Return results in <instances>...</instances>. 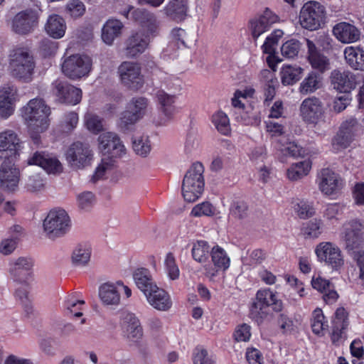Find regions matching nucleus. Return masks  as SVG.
I'll return each instance as SVG.
<instances>
[{
  "label": "nucleus",
  "instance_id": "10",
  "mask_svg": "<svg viewBox=\"0 0 364 364\" xmlns=\"http://www.w3.org/2000/svg\"><path fill=\"white\" fill-rule=\"evenodd\" d=\"M341 239L348 250L364 247V222L354 219L345 223Z\"/></svg>",
  "mask_w": 364,
  "mask_h": 364
},
{
  "label": "nucleus",
  "instance_id": "25",
  "mask_svg": "<svg viewBox=\"0 0 364 364\" xmlns=\"http://www.w3.org/2000/svg\"><path fill=\"white\" fill-rule=\"evenodd\" d=\"M17 93V88L13 85L0 88V119H6L14 114Z\"/></svg>",
  "mask_w": 364,
  "mask_h": 364
},
{
  "label": "nucleus",
  "instance_id": "39",
  "mask_svg": "<svg viewBox=\"0 0 364 364\" xmlns=\"http://www.w3.org/2000/svg\"><path fill=\"white\" fill-rule=\"evenodd\" d=\"M124 319L127 323L126 328L127 338L132 341H138L143 336L139 320L132 314H128Z\"/></svg>",
  "mask_w": 364,
  "mask_h": 364
},
{
  "label": "nucleus",
  "instance_id": "7",
  "mask_svg": "<svg viewBox=\"0 0 364 364\" xmlns=\"http://www.w3.org/2000/svg\"><path fill=\"white\" fill-rule=\"evenodd\" d=\"M93 156L90 146L79 141L72 144L65 154L69 167L75 171L89 166L93 160Z\"/></svg>",
  "mask_w": 364,
  "mask_h": 364
},
{
  "label": "nucleus",
  "instance_id": "23",
  "mask_svg": "<svg viewBox=\"0 0 364 364\" xmlns=\"http://www.w3.org/2000/svg\"><path fill=\"white\" fill-rule=\"evenodd\" d=\"M301 115L309 123H316L324 114V107L320 99L311 97L305 99L300 106Z\"/></svg>",
  "mask_w": 364,
  "mask_h": 364
},
{
  "label": "nucleus",
  "instance_id": "34",
  "mask_svg": "<svg viewBox=\"0 0 364 364\" xmlns=\"http://www.w3.org/2000/svg\"><path fill=\"white\" fill-rule=\"evenodd\" d=\"M46 33L54 39L64 36L66 31V23L64 18L58 14L48 16L44 26Z\"/></svg>",
  "mask_w": 364,
  "mask_h": 364
},
{
  "label": "nucleus",
  "instance_id": "27",
  "mask_svg": "<svg viewBox=\"0 0 364 364\" xmlns=\"http://www.w3.org/2000/svg\"><path fill=\"white\" fill-rule=\"evenodd\" d=\"M332 32L338 41L346 44L358 42L361 36L360 31L355 26L345 21L336 23Z\"/></svg>",
  "mask_w": 364,
  "mask_h": 364
},
{
  "label": "nucleus",
  "instance_id": "17",
  "mask_svg": "<svg viewBox=\"0 0 364 364\" xmlns=\"http://www.w3.org/2000/svg\"><path fill=\"white\" fill-rule=\"evenodd\" d=\"M19 181V171L16 167L14 157L4 156L0 165V188L5 191H14Z\"/></svg>",
  "mask_w": 364,
  "mask_h": 364
},
{
  "label": "nucleus",
  "instance_id": "20",
  "mask_svg": "<svg viewBox=\"0 0 364 364\" xmlns=\"http://www.w3.org/2000/svg\"><path fill=\"white\" fill-rule=\"evenodd\" d=\"M278 21V16L269 9H266L261 15L250 20L248 28L252 37L257 40L262 34L267 31L274 23Z\"/></svg>",
  "mask_w": 364,
  "mask_h": 364
},
{
  "label": "nucleus",
  "instance_id": "32",
  "mask_svg": "<svg viewBox=\"0 0 364 364\" xmlns=\"http://www.w3.org/2000/svg\"><path fill=\"white\" fill-rule=\"evenodd\" d=\"M210 255L214 267H205V274L209 277H213L218 271H225L229 267L230 258L225 251L219 246L212 248Z\"/></svg>",
  "mask_w": 364,
  "mask_h": 364
},
{
  "label": "nucleus",
  "instance_id": "48",
  "mask_svg": "<svg viewBox=\"0 0 364 364\" xmlns=\"http://www.w3.org/2000/svg\"><path fill=\"white\" fill-rule=\"evenodd\" d=\"M186 31L180 28H173L170 34V41L168 48L175 50L181 46H186Z\"/></svg>",
  "mask_w": 364,
  "mask_h": 364
},
{
  "label": "nucleus",
  "instance_id": "8",
  "mask_svg": "<svg viewBox=\"0 0 364 364\" xmlns=\"http://www.w3.org/2000/svg\"><path fill=\"white\" fill-rule=\"evenodd\" d=\"M31 1L33 2L32 7L18 12L13 19L12 29L16 33H31L38 24L41 11L40 2L36 0H31Z\"/></svg>",
  "mask_w": 364,
  "mask_h": 364
},
{
  "label": "nucleus",
  "instance_id": "61",
  "mask_svg": "<svg viewBox=\"0 0 364 364\" xmlns=\"http://www.w3.org/2000/svg\"><path fill=\"white\" fill-rule=\"evenodd\" d=\"M230 215L236 219H243L247 215V205L243 201H237L232 203L230 208Z\"/></svg>",
  "mask_w": 364,
  "mask_h": 364
},
{
  "label": "nucleus",
  "instance_id": "14",
  "mask_svg": "<svg viewBox=\"0 0 364 364\" xmlns=\"http://www.w3.org/2000/svg\"><path fill=\"white\" fill-rule=\"evenodd\" d=\"M34 261L30 257H19L13 259L9 264V276L18 284H26L32 277Z\"/></svg>",
  "mask_w": 364,
  "mask_h": 364
},
{
  "label": "nucleus",
  "instance_id": "54",
  "mask_svg": "<svg viewBox=\"0 0 364 364\" xmlns=\"http://www.w3.org/2000/svg\"><path fill=\"white\" fill-rule=\"evenodd\" d=\"M340 129L346 134L350 135L353 139L361 132V125L355 118L351 117L343 122Z\"/></svg>",
  "mask_w": 364,
  "mask_h": 364
},
{
  "label": "nucleus",
  "instance_id": "15",
  "mask_svg": "<svg viewBox=\"0 0 364 364\" xmlns=\"http://www.w3.org/2000/svg\"><path fill=\"white\" fill-rule=\"evenodd\" d=\"M132 18L145 30L146 36L150 38L160 35L161 22L154 13L144 9H136L132 11Z\"/></svg>",
  "mask_w": 364,
  "mask_h": 364
},
{
  "label": "nucleus",
  "instance_id": "30",
  "mask_svg": "<svg viewBox=\"0 0 364 364\" xmlns=\"http://www.w3.org/2000/svg\"><path fill=\"white\" fill-rule=\"evenodd\" d=\"M144 296L148 303L158 311H166L172 306V300L168 293L157 286L146 292Z\"/></svg>",
  "mask_w": 364,
  "mask_h": 364
},
{
  "label": "nucleus",
  "instance_id": "49",
  "mask_svg": "<svg viewBox=\"0 0 364 364\" xmlns=\"http://www.w3.org/2000/svg\"><path fill=\"white\" fill-rule=\"evenodd\" d=\"M212 121L218 132L224 135L228 134L230 131L229 118L223 112H218L213 115Z\"/></svg>",
  "mask_w": 364,
  "mask_h": 364
},
{
  "label": "nucleus",
  "instance_id": "60",
  "mask_svg": "<svg viewBox=\"0 0 364 364\" xmlns=\"http://www.w3.org/2000/svg\"><path fill=\"white\" fill-rule=\"evenodd\" d=\"M277 323L279 328L284 333H291L296 328L294 321L286 314L282 313L279 315Z\"/></svg>",
  "mask_w": 364,
  "mask_h": 364
},
{
  "label": "nucleus",
  "instance_id": "59",
  "mask_svg": "<svg viewBox=\"0 0 364 364\" xmlns=\"http://www.w3.org/2000/svg\"><path fill=\"white\" fill-rule=\"evenodd\" d=\"M215 208L209 202H203L193 207L191 215L195 217L210 216L214 215Z\"/></svg>",
  "mask_w": 364,
  "mask_h": 364
},
{
  "label": "nucleus",
  "instance_id": "58",
  "mask_svg": "<svg viewBox=\"0 0 364 364\" xmlns=\"http://www.w3.org/2000/svg\"><path fill=\"white\" fill-rule=\"evenodd\" d=\"M294 210L300 218L306 219L315 214V209L311 203L305 201H300L294 205Z\"/></svg>",
  "mask_w": 364,
  "mask_h": 364
},
{
  "label": "nucleus",
  "instance_id": "18",
  "mask_svg": "<svg viewBox=\"0 0 364 364\" xmlns=\"http://www.w3.org/2000/svg\"><path fill=\"white\" fill-rule=\"evenodd\" d=\"M53 92L58 100L62 103L77 105L82 99V90L73 85L60 80H56L52 84Z\"/></svg>",
  "mask_w": 364,
  "mask_h": 364
},
{
  "label": "nucleus",
  "instance_id": "1",
  "mask_svg": "<svg viewBox=\"0 0 364 364\" xmlns=\"http://www.w3.org/2000/svg\"><path fill=\"white\" fill-rule=\"evenodd\" d=\"M97 141L102 158L92 176L93 181L102 178L107 173L111 171L115 167L116 159L123 157L127 153L123 142L114 132L102 133Z\"/></svg>",
  "mask_w": 364,
  "mask_h": 364
},
{
  "label": "nucleus",
  "instance_id": "31",
  "mask_svg": "<svg viewBox=\"0 0 364 364\" xmlns=\"http://www.w3.org/2000/svg\"><path fill=\"white\" fill-rule=\"evenodd\" d=\"M21 141L12 129H4L0 132V157H4L5 153H9L11 156H15L16 151L21 148Z\"/></svg>",
  "mask_w": 364,
  "mask_h": 364
},
{
  "label": "nucleus",
  "instance_id": "16",
  "mask_svg": "<svg viewBox=\"0 0 364 364\" xmlns=\"http://www.w3.org/2000/svg\"><path fill=\"white\" fill-rule=\"evenodd\" d=\"M315 252L320 262H324L333 269L340 268L343 264L341 250L332 242L319 243L316 247Z\"/></svg>",
  "mask_w": 364,
  "mask_h": 364
},
{
  "label": "nucleus",
  "instance_id": "11",
  "mask_svg": "<svg viewBox=\"0 0 364 364\" xmlns=\"http://www.w3.org/2000/svg\"><path fill=\"white\" fill-rule=\"evenodd\" d=\"M122 84L132 91H139L144 85L141 66L134 62H123L118 68Z\"/></svg>",
  "mask_w": 364,
  "mask_h": 364
},
{
  "label": "nucleus",
  "instance_id": "36",
  "mask_svg": "<svg viewBox=\"0 0 364 364\" xmlns=\"http://www.w3.org/2000/svg\"><path fill=\"white\" fill-rule=\"evenodd\" d=\"M133 278L136 287L144 293L151 291L157 286L153 281L152 276L149 269L139 268L133 274Z\"/></svg>",
  "mask_w": 364,
  "mask_h": 364
},
{
  "label": "nucleus",
  "instance_id": "44",
  "mask_svg": "<svg viewBox=\"0 0 364 364\" xmlns=\"http://www.w3.org/2000/svg\"><path fill=\"white\" fill-rule=\"evenodd\" d=\"M323 222L320 219H313L306 223L302 229L305 238L316 239L322 233Z\"/></svg>",
  "mask_w": 364,
  "mask_h": 364
},
{
  "label": "nucleus",
  "instance_id": "35",
  "mask_svg": "<svg viewBox=\"0 0 364 364\" xmlns=\"http://www.w3.org/2000/svg\"><path fill=\"white\" fill-rule=\"evenodd\" d=\"M346 63L353 69L364 71V50L360 46H348L343 51Z\"/></svg>",
  "mask_w": 364,
  "mask_h": 364
},
{
  "label": "nucleus",
  "instance_id": "55",
  "mask_svg": "<svg viewBox=\"0 0 364 364\" xmlns=\"http://www.w3.org/2000/svg\"><path fill=\"white\" fill-rule=\"evenodd\" d=\"M325 317L321 309H316L313 312L311 321L312 331L316 334H320L327 326L325 322Z\"/></svg>",
  "mask_w": 364,
  "mask_h": 364
},
{
  "label": "nucleus",
  "instance_id": "45",
  "mask_svg": "<svg viewBox=\"0 0 364 364\" xmlns=\"http://www.w3.org/2000/svg\"><path fill=\"white\" fill-rule=\"evenodd\" d=\"M134 152L142 157H146L151 151V146L148 136H135L132 141Z\"/></svg>",
  "mask_w": 364,
  "mask_h": 364
},
{
  "label": "nucleus",
  "instance_id": "21",
  "mask_svg": "<svg viewBox=\"0 0 364 364\" xmlns=\"http://www.w3.org/2000/svg\"><path fill=\"white\" fill-rule=\"evenodd\" d=\"M27 164L38 166L49 174L60 173L63 169L57 157L43 151H36L27 159Z\"/></svg>",
  "mask_w": 364,
  "mask_h": 364
},
{
  "label": "nucleus",
  "instance_id": "9",
  "mask_svg": "<svg viewBox=\"0 0 364 364\" xmlns=\"http://www.w3.org/2000/svg\"><path fill=\"white\" fill-rule=\"evenodd\" d=\"M149 100L142 96L132 97L127 105V109L121 114L119 125L127 128L144 117L148 111Z\"/></svg>",
  "mask_w": 364,
  "mask_h": 364
},
{
  "label": "nucleus",
  "instance_id": "63",
  "mask_svg": "<svg viewBox=\"0 0 364 364\" xmlns=\"http://www.w3.org/2000/svg\"><path fill=\"white\" fill-rule=\"evenodd\" d=\"M250 330L251 327L246 323L238 326L234 333L235 339L237 341H248L251 336Z\"/></svg>",
  "mask_w": 364,
  "mask_h": 364
},
{
  "label": "nucleus",
  "instance_id": "53",
  "mask_svg": "<svg viewBox=\"0 0 364 364\" xmlns=\"http://www.w3.org/2000/svg\"><path fill=\"white\" fill-rule=\"evenodd\" d=\"M85 304L83 300L77 299L75 294L68 295L65 300V307L75 317H80L82 313L80 311L81 306Z\"/></svg>",
  "mask_w": 364,
  "mask_h": 364
},
{
  "label": "nucleus",
  "instance_id": "57",
  "mask_svg": "<svg viewBox=\"0 0 364 364\" xmlns=\"http://www.w3.org/2000/svg\"><path fill=\"white\" fill-rule=\"evenodd\" d=\"M65 11L70 16L77 18L85 14V6L80 0H70L66 4Z\"/></svg>",
  "mask_w": 364,
  "mask_h": 364
},
{
  "label": "nucleus",
  "instance_id": "51",
  "mask_svg": "<svg viewBox=\"0 0 364 364\" xmlns=\"http://www.w3.org/2000/svg\"><path fill=\"white\" fill-rule=\"evenodd\" d=\"M164 266L166 272L170 279L176 280L179 278L180 270L172 253L169 252L166 255L164 260Z\"/></svg>",
  "mask_w": 364,
  "mask_h": 364
},
{
  "label": "nucleus",
  "instance_id": "37",
  "mask_svg": "<svg viewBox=\"0 0 364 364\" xmlns=\"http://www.w3.org/2000/svg\"><path fill=\"white\" fill-rule=\"evenodd\" d=\"M164 14L170 18L181 21L187 12L186 0H171L164 9Z\"/></svg>",
  "mask_w": 364,
  "mask_h": 364
},
{
  "label": "nucleus",
  "instance_id": "41",
  "mask_svg": "<svg viewBox=\"0 0 364 364\" xmlns=\"http://www.w3.org/2000/svg\"><path fill=\"white\" fill-rule=\"evenodd\" d=\"M303 69L299 66L284 65L282 68L281 80L284 85H291L301 78Z\"/></svg>",
  "mask_w": 364,
  "mask_h": 364
},
{
  "label": "nucleus",
  "instance_id": "42",
  "mask_svg": "<svg viewBox=\"0 0 364 364\" xmlns=\"http://www.w3.org/2000/svg\"><path fill=\"white\" fill-rule=\"evenodd\" d=\"M311 164L309 160H305L292 164L287 172L288 178L291 181H297L306 176L310 171Z\"/></svg>",
  "mask_w": 364,
  "mask_h": 364
},
{
  "label": "nucleus",
  "instance_id": "40",
  "mask_svg": "<svg viewBox=\"0 0 364 364\" xmlns=\"http://www.w3.org/2000/svg\"><path fill=\"white\" fill-rule=\"evenodd\" d=\"M322 78L315 72H311L303 80L299 86L302 95L313 93L322 86Z\"/></svg>",
  "mask_w": 364,
  "mask_h": 364
},
{
  "label": "nucleus",
  "instance_id": "56",
  "mask_svg": "<svg viewBox=\"0 0 364 364\" xmlns=\"http://www.w3.org/2000/svg\"><path fill=\"white\" fill-rule=\"evenodd\" d=\"M193 364H214L215 360L212 355H209L208 351L201 348L197 347L193 353Z\"/></svg>",
  "mask_w": 364,
  "mask_h": 364
},
{
  "label": "nucleus",
  "instance_id": "43",
  "mask_svg": "<svg viewBox=\"0 0 364 364\" xmlns=\"http://www.w3.org/2000/svg\"><path fill=\"white\" fill-rule=\"evenodd\" d=\"M193 258L198 262H205L210 254V246L206 241L198 240L193 243L191 250Z\"/></svg>",
  "mask_w": 364,
  "mask_h": 364
},
{
  "label": "nucleus",
  "instance_id": "26",
  "mask_svg": "<svg viewBox=\"0 0 364 364\" xmlns=\"http://www.w3.org/2000/svg\"><path fill=\"white\" fill-rule=\"evenodd\" d=\"M330 80L333 89L340 92L348 93L356 86L355 75L349 70H333Z\"/></svg>",
  "mask_w": 364,
  "mask_h": 364
},
{
  "label": "nucleus",
  "instance_id": "24",
  "mask_svg": "<svg viewBox=\"0 0 364 364\" xmlns=\"http://www.w3.org/2000/svg\"><path fill=\"white\" fill-rule=\"evenodd\" d=\"M151 38L144 31L133 32L126 41L125 55L128 58H135L143 53L148 48Z\"/></svg>",
  "mask_w": 364,
  "mask_h": 364
},
{
  "label": "nucleus",
  "instance_id": "19",
  "mask_svg": "<svg viewBox=\"0 0 364 364\" xmlns=\"http://www.w3.org/2000/svg\"><path fill=\"white\" fill-rule=\"evenodd\" d=\"M156 97L160 114L159 124H165L172 120L178 112V109L175 105L177 97L175 95L168 94L164 90H159L156 94Z\"/></svg>",
  "mask_w": 364,
  "mask_h": 364
},
{
  "label": "nucleus",
  "instance_id": "4",
  "mask_svg": "<svg viewBox=\"0 0 364 364\" xmlns=\"http://www.w3.org/2000/svg\"><path fill=\"white\" fill-rule=\"evenodd\" d=\"M203 173L204 166L200 162L193 163L187 170L181 186L185 200L192 203L201 196L205 186Z\"/></svg>",
  "mask_w": 364,
  "mask_h": 364
},
{
  "label": "nucleus",
  "instance_id": "38",
  "mask_svg": "<svg viewBox=\"0 0 364 364\" xmlns=\"http://www.w3.org/2000/svg\"><path fill=\"white\" fill-rule=\"evenodd\" d=\"M92 250L87 244H78L73 250L71 261L73 265L84 267L90 260Z\"/></svg>",
  "mask_w": 364,
  "mask_h": 364
},
{
  "label": "nucleus",
  "instance_id": "33",
  "mask_svg": "<svg viewBox=\"0 0 364 364\" xmlns=\"http://www.w3.org/2000/svg\"><path fill=\"white\" fill-rule=\"evenodd\" d=\"M124 24L116 18L108 19L102 28V40L107 45L111 46L114 40L121 36Z\"/></svg>",
  "mask_w": 364,
  "mask_h": 364
},
{
  "label": "nucleus",
  "instance_id": "5",
  "mask_svg": "<svg viewBox=\"0 0 364 364\" xmlns=\"http://www.w3.org/2000/svg\"><path fill=\"white\" fill-rule=\"evenodd\" d=\"M71 228V220L63 209H53L43 222V229L46 237L54 240L67 235Z\"/></svg>",
  "mask_w": 364,
  "mask_h": 364
},
{
  "label": "nucleus",
  "instance_id": "47",
  "mask_svg": "<svg viewBox=\"0 0 364 364\" xmlns=\"http://www.w3.org/2000/svg\"><path fill=\"white\" fill-rule=\"evenodd\" d=\"M45 180L43 177L38 173L29 175L25 180V188L29 192L41 191L45 188Z\"/></svg>",
  "mask_w": 364,
  "mask_h": 364
},
{
  "label": "nucleus",
  "instance_id": "2",
  "mask_svg": "<svg viewBox=\"0 0 364 364\" xmlns=\"http://www.w3.org/2000/svg\"><path fill=\"white\" fill-rule=\"evenodd\" d=\"M36 62L26 47L16 46L9 54V72L11 77L23 82L33 80Z\"/></svg>",
  "mask_w": 364,
  "mask_h": 364
},
{
  "label": "nucleus",
  "instance_id": "29",
  "mask_svg": "<svg viewBox=\"0 0 364 364\" xmlns=\"http://www.w3.org/2000/svg\"><path fill=\"white\" fill-rule=\"evenodd\" d=\"M119 284L105 282L99 287L98 295L102 304L107 307L116 308L121 302Z\"/></svg>",
  "mask_w": 364,
  "mask_h": 364
},
{
  "label": "nucleus",
  "instance_id": "6",
  "mask_svg": "<svg viewBox=\"0 0 364 364\" xmlns=\"http://www.w3.org/2000/svg\"><path fill=\"white\" fill-rule=\"evenodd\" d=\"M326 18L325 6L316 1H309L305 3L299 15L301 26L311 31L321 28L325 24Z\"/></svg>",
  "mask_w": 364,
  "mask_h": 364
},
{
  "label": "nucleus",
  "instance_id": "22",
  "mask_svg": "<svg viewBox=\"0 0 364 364\" xmlns=\"http://www.w3.org/2000/svg\"><path fill=\"white\" fill-rule=\"evenodd\" d=\"M272 306L275 311H281L283 309V304L280 299H277V294L269 289H262L257 291L256 299L252 304V310L259 314L260 311Z\"/></svg>",
  "mask_w": 364,
  "mask_h": 364
},
{
  "label": "nucleus",
  "instance_id": "64",
  "mask_svg": "<svg viewBox=\"0 0 364 364\" xmlns=\"http://www.w3.org/2000/svg\"><path fill=\"white\" fill-rule=\"evenodd\" d=\"M95 202V196L92 192H83L77 196L78 206L81 209H89Z\"/></svg>",
  "mask_w": 364,
  "mask_h": 364
},
{
  "label": "nucleus",
  "instance_id": "62",
  "mask_svg": "<svg viewBox=\"0 0 364 364\" xmlns=\"http://www.w3.org/2000/svg\"><path fill=\"white\" fill-rule=\"evenodd\" d=\"M284 155H289L296 158L304 154V149L295 141H289L286 146L282 149Z\"/></svg>",
  "mask_w": 364,
  "mask_h": 364
},
{
  "label": "nucleus",
  "instance_id": "28",
  "mask_svg": "<svg viewBox=\"0 0 364 364\" xmlns=\"http://www.w3.org/2000/svg\"><path fill=\"white\" fill-rule=\"evenodd\" d=\"M307 58L313 69L323 73L330 69V60L323 54L311 40L306 38Z\"/></svg>",
  "mask_w": 364,
  "mask_h": 364
},
{
  "label": "nucleus",
  "instance_id": "52",
  "mask_svg": "<svg viewBox=\"0 0 364 364\" xmlns=\"http://www.w3.org/2000/svg\"><path fill=\"white\" fill-rule=\"evenodd\" d=\"M353 140L350 135L346 134L339 129L336 135L332 139L331 145L335 151H338L346 149Z\"/></svg>",
  "mask_w": 364,
  "mask_h": 364
},
{
  "label": "nucleus",
  "instance_id": "3",
  "mask_svg": "<svg viewBox=\"0 0 364 364\" xmlns=\"http://www.w3.org/2000/svg\"><path fill=\"white\" fill-rule=\"evenodd\" d=\"M50 109L42 99H32L23 108V117L29 129L35 133L46 131L49 126L48 116Z\"/></svg>",
  "mask_w": 364,
  "mask_h": 364
},
{
  "label": "nucleus",
  "instance_id": "50",
  "mask_svg": "<svg viewBox=\"0 0 364 364\" xmlns=\"http://www.w3.org/2000/svg\"><path fill=\"white\" fill-rule=\"evenodd\" d=\"M301 47V43L296 39L287 41L281 47L282 55L286 58H294L298 55Z\"/></svg>",
  "mask_w": 364,
  "mask_h": 364
},
{
  "label": "nucleus",
  "instance_id": "13",
  "mask_svg": "<svg viewBox=\"0 0 364 364\" xmlns=\"http://www.w3.org/2000/svg\"><path fill=\"white\" fill-rule=\"evenodd\" d=\"M316 183L318 190L326 196L338 194L344 186L341 176L330 168L321 169L317 174Z\"/></svg>",
  "mask_w": 364,
  "mask_h": 364
},
{
  "label": "nucleus",
  "instance_id": "46",
  "mask_svg": "<svg viewBox=\"0 0 364 364\" xmlns=\"http://www.w3.org/2000/svg\"><path fill=\"white\" fill-rule=\"evenodd\" d=\"M84 124L85 127L93 134H98L103 131V120L95 114L88 112L84 116Z\"/></svg>",
  "mask_w": 364,
  "mask_h": 364
},
{
  "label": "nucleus",
  "instance_id": "12",
  "mask_svg": "<svg viewBox=\"0 0 364 364\" xmlns=\"http://www.w3.org/2000/svg\"><path fill=\"white\" fill-rule=\"evenodd\" d=\"M92 60L85 55H72L65 59L62 65L63 73L72 80H77L88 75Z\"/></svg>",
  "mask_w": 364,
  "mask_h": 364
}]
</instances>
